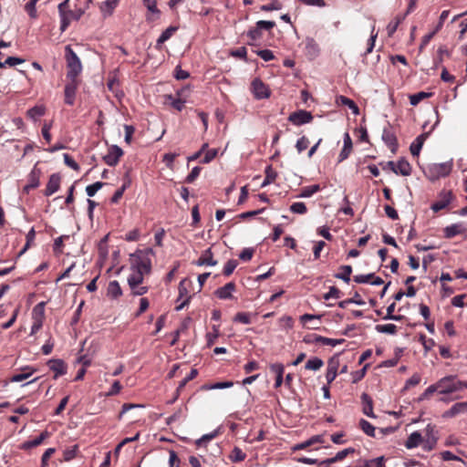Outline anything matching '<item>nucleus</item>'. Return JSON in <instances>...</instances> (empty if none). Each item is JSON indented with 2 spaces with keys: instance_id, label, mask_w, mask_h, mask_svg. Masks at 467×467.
Instances as JSON below:
<instances>
[{
  "instance_id": "f257e3e1",
  "label": "nucleus",
  "mask_w": 467,
  "mask_h": 467,
  "mask_svg": "<svg viewBox=\"0 0 467 467\" xmlns=\"http://www.w3.org/2000/svg\"><path fill=\"white\" fill-rule=\"evenodd\" d=\"M151 249L137 250L130 255L131 274L128 277L129 286L142 285L144 276L151 273Z\"/></svg>"
},
{
  "instance_id": "f03ea898",
  "label": "nucleus",
  "mask_w": 467,
  "mask_h": 467,
  "mask_svg": "<svg viewBox=\"0 0 467 467\" xmlns=\"http://www.w3.org/2000/svg\"><path fill=\"white\" fill-rule=\"evenodd\" d=\"M462 389V380L458 379L457 376H446L439 379L436 383L430 385L421 394L420 400H422L429 399V397L434 392H438L441 395H448Z\"/></svg>"
},
{
  "instance_id": "7ed1b4c3",
  "label": "nucleus",
  "mask_w": 467,
  "mask_h": 467,
  "mask_svg": "<svg viewBox=\"0 0 467 467\" xmlns=\"http://www.w3.org/2000/svg\"><path fill=\"white\" fill-rule=\"evenodd\" d=\"M65 60L67 70V78L78 79V76L81 74L83 69L82 63L69 45L65 47Z\"/></svg>"
},
{
  "instance_id": "20e7f679",
  "label": "nucleus",
  "mask_w": 467,
  "mask_h": 467,
  "mask_svg": "<svg viewBox=\"0 0 467 467\" xmlns=\"http://www.w3.org/2000/svg\"><path fill=\"white\" fill-rule=\"evenodd\" d=\"M452 161L442 163H435L430 166L429 172L431 180H437L441 177L448 176L452 171Z\"/></svg>"
},
{
  "instance_id": "39448f33",
  "label": "nucleus",
  "mask_w": 467,
  "mask_h": 467,
  "mask_svg": "<svg viewBox=\"0 0 467 467\" xmlns=\"http://www.w3.org/2000/svg\"><path fill=\"white\" fill-rule=\"evenodd\" d=\"M455 198L452 191L451 190H442L438 194V200L434 202L431 209L434 213H438L445 208L451 202V201Z\"/></svg>"
},
{
  "instance_id": "423d86ee",
  "label": "nucleus",
  "mask_w": 467,
  "mask_h": 467,
  "mask_svg": "<svg viewBox=\"0 0 467 467\" xmlns=\"http://www.w3.org/2000/svg\"><path fill=\"white\" fill-rule=\"evenodd\" d=\"M192 285L191 280L189 279H182L179 284V297L178 301L182 299V302L181 305L176 306V310L180 311L182 310L185 306H187L190 303V300L192 298V296L190 295L189 288Z\"/></svg>"
},
{
  "instance_id": "0eeeda50",
  "label": "nucleus",
  "mask_w": 467,
  "mask_h": 467,
  "mask_svg": "<svg viewBox=\"0 0 467 467\" xmlns=\"http://www.w3.org/2000/svg\"><path fill=\"white\" fill-rule=\"evenodd\" d=\"M438 441L437 431L435 426L428 424L425 429V436L423 437L422 448L426 451H432Z\"/></svg>"
},
{
  "instance_id": "6e6552de",
  "label": "nucleus",
  "mask_w": 467,
  "mask_h": 467,
  "mask_svg": "<svg viewBox=\"0 0 467 467\" xmlns=\"http://www.w3.org/2000/svg\"><path fill=\"white\" fill-rule=\"evenodd\" d=\"M252 92L256 99H267L270 97L271 91L267 85L261 79L254 78L251 84Z\"/></svg>"
},
{
  "instance_id": "1a4fd4ad",
  "label": "nucleus",
  "mask_w": 467,
  "mask_h": 467,
  "mask_svg": "<svg viewBox=\"0 0 467 467\" xmlns=\"http://www.w3.org/2000/svg\"><path fill=\"white\" fill-rule=\"evenodd\" d=\"M79 79H68V82L65 86V103L72 106L75 102V97L77 89L79 86Z\"/></svg>"
},
{
  "instance_id": "9d476101",
  "label": "nucleus",
  "mask_w": 467,
  "mask_h": 467,
  "mask_svg": "<svg viewBox=\"0 0 467 467\" xmlns=\"http://www.w3.org/2000/svg\"><path fill=\"white\" fill-rule=\"evenodd\" d=\"M312 119L313 116L311 112L303 109L295 111L291 113L288 117V120L296 126L309 123L312 121Z\"/></svg>"
},
{
  "instance_id": "9b49d317",
  "label": "nucleus",
  "mask_w": 467,
  "mask_h": 467,
  "mask_svg": "<svg viewBox=\"0 0 467 467\" xmlns=\"http://www.w3.org/2000/svg\"><path fill=\"white\" fill-rule=\"evenodd\" d=\"M41 174V170L36 164L28 175L27 184L24 187L26 192H29L39 186Z\"/></svg>"
},
{
  "instance_id": "f8f14e48",
  "label": "nucleus",
  "mask_w": 467,
  "mask_h": 467,
  "mask_svg": "<svg viewBox=\"0 0 467 467\" xmlns=\"http://www.w3.org/2000/svg\"><path fill=\"white\" fill-rule=\"evenodd\" d=\"M123 155V150L117 145H112L108 153L103 157L104 161L109 166H116L120 157Z\"/></svg>"
},
{
  "instance_id": "ddd939ff",
  "label": "nucleus",
  "mask_w": 467,
  "mask_h": 467,
  "mask_svg": "<svg viewBox=\"0 0 467 467\" xmlns=\"http://www.w3.org/2000/svg\"><path fill=\"white\" fill-rule=\"evenodd\" d=\"M47 366L55 373L54 379H57L59 376L67 373V364L62 359H50L47 362Z\"/></svg>"
},
{
  "instance_id": "4468645a",
  "label": "nucleus",
  "mask_w": 467,
  "mask_h": 467,
  "mask_svg": "<svg viewBox=\"0 0 467 467\" xmlns=\"http://www.w3.org/2000/svg\"><path fill=\"white\" fill-rule=\"evenodd\" d=\"M61 177L58 173H53L50 175L44 194L46 196H51L58 191L60 187Z\"/></svg>"
},
{
  "instance_id": "2eb2a0df",
  "label": "nucleus",
  "mask_w": 467,
  "mask_h": 467,
  "mask_svg": "<svg viewBox=\"0 0 467 467\" xmlns=\"http://www.w3.org/2000/svg\"><path fill=\"white\" fill-rule=\"evenodd\" d=\"M236 285L234 282H229L222 287L215 290L214 295L220 299L233 298V292L235 291Z\"/></svg>"
},
{
  "instance_id": "dca6fc26",
  "label": "nucleus",
  "mask_w": 467,
  "mask_h": 467,
  "mask_svg": "<svg viewBox=\"0 0 467 467\" xmlns=\"http://www.w3.org/2000/svg\"><path fill=\"white\" fill-rule=\"evenodd\" d=\"M353 150V142L350 135L346 132L344 134V145L338 155V162H342L347 160L351 154Z\"/></svg>"
},
{
  "instance_id": "f3484780",
  "label": "nucleus",
  "mask_w": 467,
  "mask_h": 467,
  "mask_svg": "<svg viewBox=\"0 0 467 467\" xmlns=\"http://www.w3.org/2000/svg\"><path fill=\"white\" fill-rule=\"evenodd\" d=\"M464 412H467V401L457 402L451 409L443 412L442 418H453Z\"/></svg>"
},
{
  "instance_id": "a211bd4d",
  "label": "nucleus",
  "mask_w": 467,
  "mask_h": 467,
  "mask_svg": "<svg viewBox=\"0 0 467 467\" xmlns=\"http://www.w3.org/2000/svg\"><path fill=\"white\" fill-rule=\"evenodd\" d=\"M382 140L393 153L397 151L399 143L393 131L389 129H385L382 133Z\"/></svg>"
},
{
  "instance_id": "6ab92c4d",
  "label": "nucleus",
  "mask_w": 467,
  "mask_h": 467,
  "mask_svg": "<svg viewBox=\"0 0 467 467\" xmlns=\"http://www.w3.org/2000/svg\"><path fill=\"white\" fill-rule=\"evenodd\" d=\"M68 2L69 0H65L62 3L58 5V12L60 16V30L61 32H64L70 24V19L67 17V8L68 7Z\"/></svg>"
},
{
  "instance_id": "aec40b11",
  "label": "nucleus",
  "mask_w": 467,
  "mask_h": 467,
  "mask_svg": "<svg viewBox=\"0 0 467 467\" xmlns=\"http://www.w3.org/2000/svg\"><path fill=\"white\" fill-rule=\"evenodd\" d=\"M360 399L362 403V412L369 418H376V415L373 412V400L371 397L367 393H362Z\"/></svg>"
},
{
  "instance_id": "412c9836",
  "label": "nucleus",
  "mask_w": 467,
  "mask_h": 467,
  "mask_svg": "<svg viewBox=\"0 0 467 467\" xmlns=\"http://www.w3.org/2000/svg\"><path fill=\"white\" fill-rule=\"evenodd\" d=\"M429 132H424L419 135L410 144V150L413 156H419L422 146L429 136Z\"/></svg>"
},
{
  "instance_id": "4be33fe9",
  "label": "nucleus",
  "mask_w": 467,
  "mask_h": 467,
  "mask_svg": "<svg viewBox=\"0 0 467 467\" xmlns=\"http://www.w3.org/2000/svg\"><path fill=\"white\" fill-rule=\"evenodd\" d=\"M195 264L199 266L202 265H216L217 261L213 259V254L212 252L211 248L206 249L203 251V253L201 254L199 259L195 262Z\"/></svg>"
},
{
  "instance_id": "5701e85b",
  "label": "nucleus",
  "mask_w": 467,
  "mask_h": 467,
  "mask_svg": "<svg viewBox=\"0 0 467 467\" xmlns=\"http://www.w3.org/2000/svg\"><path fill=\"white\" fill-rule=\"evenodd\" d=\"M465 232V228L462 223H453L449 226H446L443 229L444 237L447 239H451L456 235L462 234Z\"/></svg>"
},
{
  "instance_id": "b1692460",
  "label": "nucleus",
  "mask_w": 467,
  "mask_h": 467,
  "mask_svg": "<svg viewBox=\"0 0 467 467\" xmlns=\"http://www.w3.org/2000/svg\"><path fill=\"white\" fill-rule=\"evenodd\" d=\"M48 437H49V433L47 431H45L41 432L38 437H36L35 439L25 441L21 445V449L30 450L32 448L37 447Z\"/></svg>"
},
{
  "instance_id": "393cba45",
  "label": "nucleus",
  "mask_w": 467,
  "mask_h": 467,
  "mask_svg": "<svg viewBox=\"0 0 467 467\" xmlns=\"http://www.w3.org/2000/svg\"><path fill=\"white\" fill-rule=\"evenodd\" d=\"M144 5L148 9V11L151 15H148L146 19L147 21H154L156 18L159 17L161 11L157 7V1L156 0H142Z\"/></svg>"
},
{
  "instance_id": "a878e982",
  "label": "nucleus",
  "mask_w": 467,
  "mask_h": 467,
  "mask_svg": "<svg viewBox=\"0 0 467 467\" xmlns=\"http://www.w3.org/2000/svg\"><path fill=\"white\" fill-rule=\"evenodd\" d=\"M423 436L419 431L412 432L405 441L404 445L407 449L410 450L422 444Z\"/></svg>"
},
{
  "instance_id": "bb28decb",
  "label": "nucleus",
  "mask_w": 467,
  "mask_h": 467,
  "mask_svg": "<svg viewBox=\"0 0 467 467\" xmlns=\"http://www.w3.org/2000/svg\"><path fill=\"white\" fill-rule=\"evenodd\" d=\"M337 368H338V362L330 359L327 364V373H326V379L327 384H331L335 379L337 376Z\"/></svg>"
},
{
  "instance_id": "cd10ccee",
  "label": "nucleus",
  "mask_w": 467,
  "mask_h": 467,
  "mask_svg": "<svg viewBox=\"0 0 467 467\" xmlns=\"http://www.w3.org/2000/svg\"><path fill=\"white\" fill-rule=\"evenodd\" d=\"M336 101L337 104H341V105L348 107L354 114L358 115L359 113V109L354 100H352L345 96L340 95V96L337 97Z\"/></svg>"
},
{
  "instance_id": "c85d7f7f",
  "label": "nucleus",
  "mask_w": 467,
  "mask_h": 467,
  "mask_svg": "<svg viewBox=\"0 0 467 467\" xmlns=\"http://www.w3.org/2000/svg\"><path fill=\"white\" fill-rule=\"evenodd\" d=\"M177 27L175 26H169L166 30H164L161 35L159 36L156 44V48L161 49V45L169 40L172 35L176 32Z\"/></svg>"
},
{
  "instance_id": "c756f323",
  "label": "nucleus",
  "mask_w": 467,
  "mask_h": 467,
  "mask_svg": "<svg viewBox=\"0 0 467 467\" xmlns=\"http://www.w3.org/2000/svg\"><path fill=\"white\" fill-rule=\"evenodd\" d=\"M410 172H411V167H410V164L407 161L400 160L397 162L396 171H395L396 174H400L402 176H408L410 174Z\"/></svg>"
},
{
  "instance_id": "7c9ffc66",
  "label": "nucleus",
  "mask_w": 467,
  "mask_h": 467,
  "mask_svg": "<svg viewBox=\"0 0 467 467\" xmlns=\"http://www.w3.org/2000/svg\"><path fill=\"white\" fill-rule=\"evenodd\" d=\"M121 295H122V290L119 285V283L116 280L111 281L108 286V296L116 299V298L119 297Z\"/></svg>"
},
{
  "instance_id": "2f4dec72",
  "label": "nucleus",
  "mask_w": 467,
  "mask_h": 467,
  "mask_svg": "<svg viewBox=\"0 0 467 467\" xmlns=\"http://www.w3.org/2000/svg\"><path fill=\"white\" fill-rule=\"evenodd\" d=\"M46 112V108L42 105H37L27 110V116L33 120H37L38 118L43 116Z\"/></svg>"
},
{
  "instance_id": "473e14b6",
  "label": "nucleus",
  "mask_w": 467,
  "mask_h": 467,
  "mask_svg": "<svg viewBox=\"0 0 467 467\" xmlns=\"http://www.w3.org/2000/svg\"><path fill=\"white\" fill-rule=\"evenodd\" d=\"M340 273H337L335 275L336 278L342 279L346 283H349L350 281V275L352 273V266L351 265H342L340 266Z\"/></svg>"
},
{
  "instance_id": "72a5a7b5",
  "label": "nucleus",
  "mask_w": 467,
  "mask_h": 467,
  "mask_svg": "<svg viewBox=\"0 0 467 467\" xmlns=\"http://www.w3.org/2000/svg\"><path fill=\"white\" fill-rule=\"evenodd\" d=\"M324 365V362L319 358H312L306 361L305 364V368L308 370H318L320 369Z\"/></svg>"
},
{
  "instance_id": "f704fd0d",
  "label": "nucleus",
  "mask_w": 467,
  "mask_h": 467,
  "mask_svg": "<svg viewBox=\"0 0 467 467\" xmlns=\"http://www.w3.org/2000/svg\"><path fill=\"white\" fill-rule=\"evenodd\" d=\"M245 458L246 454L239 447H234L229 455V459L233 462H243Z\"/></svg>"
},
{
  "instance_id": "c9c22d12",
  "label": "nucleus",
  "mask_w": 467,
  "mask_h": 467,
  "mask_svg": "<svg viewBox=\"0 0 467 467\" xmlns=\"http://www.w3.org/2000/svg\"><path fill=\"white\" fill-rule=\"evenodd\" d=\"M319 191H320L319 184H313V185L306 186L302 189L301 193L299 194V197L308 198Z\"/></svg>"
},
{
  "instance_id": "e433bc0d",
  "label": "nucleus",
  "mask_w": 467,
  "mask_h": 467,
  "mask_svg": "<svg viewBox=\"0 0 467 467\" xmlns=\"http://www.w3.org/2000/svg\"><path fill=\"white\" fill-rule=\"evenodd\" d=\"M119 2V0H106L100 7L101 11L104 14L110 16L115 7L118 5Z\"/></svg>"
},
{
  "instance_id": "4c0bfd02",
  "label": "nucleus",
  "mask_w": 467,
  "mask_h": 467,
  "mask_svg": "<svg viewBox=\"0 0 467 467\" xmlns=\"http://www.w3.org/2000/svg\"><path fill=\"white\" fill-rule=\"evenodd\" d=\"M376 330L380 333L394 335L397 333V326L394 324L377 325Z\"/></svg>"
},
{
  "instance_id": "58836bf2",
  "label": "nucleus",
  "mask_w": 467,
  "mask_h": 467,
  "mask_svg": "<svg viewBox=\"0 0 467 467\" xmlns=\"http://www.w3.org/2000/svg\"><path fill=\"white\" fill-rule=\"evenodd\" d=\"M359 428L368 436L375 437V428L368 420L361 419Z\"/></svg>"
},
{
  "instance_id": "ea45409f",
  "label": "nucleus",
  "mask_w": 467,
  "mask_h": 467,
  "mask_svg": "<svg viewBox=\"0 0 467 467\" xmlns=\"http://www.w3.org/2000/svg\"><path fill=\"white\" fill-rule=\"evenodd\" d=\"M130 181L125 182L123 185L114 192L110 200L112 203H118L119 202V200L123 196L125 190L130 186Z\"/></svg>"
},
{
  "instance_id": "a19ab883",
  "label": "nucleus",
  "mask_w": 467,
  "mask_h": 467,
  "mask_svg": "<svg viewBox=\"0 0 467 467\" xmlns=\"http://www.w3.org/2000/svg\"><path fill=\"white\" fill-rule=\"evenodd\" d=\"M25 62V59L16 57H8L5 58L4 62H2V68L4 67H13L16 65L22 64Z\"/></svg>"
},
{
  "instance_id": "79ce46f5",
  "label": "nucleus",
  "mask_w": 467,
  "mask_h": 467,
  "mask_svg": "<svg viewBox=\"0 0 467 467\" xmlns=\"http://www.w3.org/2000/svg\"><path fill=\"white\" fill-rule=\"evenodd\" d=\"M354 452H355L354 448L349 447V448L344 449V450L338 451L334 457H332L330 462H337L342 461L347 456H348L349 454H352Z\"/></svg>"
},
{
  "instance_id": "37998d69",
  "label": "nucleus",
  "mask_w": 467,
  "mask_h": 467,
  "mask_svg": "<svg viewBox=\"0 0 467 467\" xmlns=\"http://www.w3.org/2000/svg\"><path fill=\"white\" fill-rule=\"evenodd\" d=\"M234 385L232 381H224V382H218L213 385H203L202 386V389L203 390H210V389H226L231 388Z\"/></svg>"
},
{
  "instance_id": "c03bdc74",
  "label": "nucleus",
  "mask_w": 467,
  "mask_h": 467,
  "mask_svg": "<svg viewBox=\"0 0 467 467\" xmlns=\"http://www.w3.org/2000/svg\"><path fill=\"white\" fill-rule=\"evenodd\" d=\"M32 373H33V370H31L29 372L16 373L15 375H13L8 380H5V383L6 385L8 382H19V381L25 380V379H28L32 375Z\"/></svg>"
},
{
  "instance_id": "a18cd8bd",
  "label": "nucleus",
  "mask_w": 467,
  "mask_h": 467,
  "mask_svg": "<svg viewBox=\"0 0 467 467\" xmlns=\"http://www.w3.org/2000/svg\"><path fill=\"white\" fill-rule=\"evenodd\" d=\"M431 96L430 93L426 92H418L416 94H413L410 97V102L411 105L416 106L418 105L422 99H427Z\"/></svg>"
},
{
  "instance_id": "49530a36",
  "label": "nucleus",
  "mask_w": 467,
  "mask_h": 467,
  "mask_svg": "<svg viewBox=\"0 0 467 467\" xmlns=\"http://www.w3.org/2000/svg\"><path fill=\"white\" fill-rule=\"evenodd\" d=\"M309 143H310V141L307 137L302 136L301 138H299L296 143V149L297 152L301 153L305 150H306L309 146Z\"/></svg>"
},
{
  "instance_id": "de8ad7c7",
  "label": "nucleus",
  "mask_w": 467,
  "mask_h": 467,
  "mask_svg": "<svg viewBox=\"0 0 467 467\" xmlns=\"http://www.w3.org/2000/svg\"><path fill=\"white\" fill-rule=\"evenodd\" d=\"M238 265V262L237 260H234V259H231L229 260L224 267H223V274L225 275V276H229L233 274V272L234 271V269L237 267Z\"/></svg>"
},
{
  "instance_id": "09e8293b",
  "label": "nucleus",
  "mask_w": 467,
  "mask_h": 467,
  "mask_svg": "<svg viewBox=\"0 0 467 467\" xmlns=\"http://www.w3.org/2000/svg\"><path fill=\"white\" fill-rule=\"evenodd\" d=\"M219 335V327L217 326H213V332H210L206 335L207 346L211 347L212 345H213L215 340L218 338Z\"/></svg>"
},
{
  "instance_id": "8fccbe9b",
  "label": "nucleus",
  "mask_w": 467,
  "mask_h": 467,
  "mask_svg": "<svg viewBox=\"0 0 467 467\" xmlns=\"http://www.w3.org/2000/svg\"><path fill=\"white\" fill-rule=\"evenodd\" d=\"M443 56H447V57L450 56V52H449V50H448L446 46H441L438 48L437 57L434 59L436 67L438 66V64L442 62Z\"/></svg>"
},
{
  "instance_id": "3c124183",
  "label": "nucleus",
  "mask_w": 467,
  "mask_h": 467,
  "mask_svg": "<svg viewBox=\"0 0 467 467\" xmlns=\"http://www.w3.org/2000/svg\"><path fill=\"white\" fill-rule=\"evenodd\" d=\"M290 211L294 213L305 214L307 212V208L304 202H294L290 206Z\"/></svg>"
},
{
  "instance_id": "603ef678",
  "label": "nucleus",
  "mask_w": 467,
  "mask_h": 467,
  "mask_svg": "<svg viewBox=\"0 0 467 467\" xmlns=\"http://www.w3.org/2000/svg\"><path fill=\"white\" fill-rule=\"evenodd\" d=\"M104 182H97L93 184L88 185L86 188V192L89 197H92L96 194V192L100 190L104 186Z\"/></svg>"
},
{
  "instance_id": "864d4df0",
  "label": "nucleus",
  "mask_w": 467,
  "mask_h": 467,
  "mask_svg": "<svg viewBox=\"0 0 467 467\" xmlns=\"http://www.w3.org/2000/svg\"><path fill=\"white\" fill-rule=\"evenodd\" d=\"M52 128V121L47 122L45 121L41 130L43 138L47 140V143L51 141V134L50 130Z\"/></svg>"
},
{
  "instance_id": "5fc2aeb1",
  "label": "nucleus",
  "mask_w": 467,
  "mask_h": 467,
  "mask_svg": "<svg viewBox=\"0 0 467 467\" xmlns=\"http://www.w3.org/2000/svg\"><path fill=\"white\" fill-rule=\"evenodd\" d=\"M167 100H171V105L178 111H182L184 108L185 101L181 99H173L171 95L167 96Z\"/></svg>"
},
{
  "instance_id": "6e6d98bb",
  "label": "nucleus",
  "mask_w": 467,
  "mask_h": 467,
  "mask_svg": "<svg viewBox=\"0 0 467 467\" xmlns=\"http://www.w3.org/2000/svg\"><path fill=\"white\" fill-rule=\"evenodd\" d=\"M63 158H64V162L67 166L70 167L74 171L79 170V165L68 153H64Z\"/></svg>"
},
{
  "instance_id": "4d7b16f0",
  "label": "nucleus",
  "mask_w": 467,
  "mask_h": 467,
  "mask_svg": "<svg viewBox=\"0 0 467 467\" xmlns=\"http://www.w3.org/2000/svg\"><path fill=\"white\" fill-rule=\"evenodd\" d=\"M130 288L131 294L133 296H143L146 293H148V291H149V287L148 286L141 285H133V286H130Z\"/></svg>"
},
{
  "instance_id": "13d9d810",
  "label": "nucleus",
  "mask_w": 467,
  "mask_h": 467,
  "mask_svg": "<svg viewBox=\"0 0 467 467\" xmlns=\"http://www.w3.org/2000/svg\"><path fill=\"white\" fill-rule=\"evenodd\" d=\"M375 277L374 274L358 275L354 276V281L358 284L371 283L372 278Z\"/></svg>"
},
{
  "instance_id": "bf43d9fd",
  "label": "nucleus",
  "mask_w": 467,
  "mask_h": 467,
  "mask_svg": "<svg viewBox=\"0 0 467 467\" xmlns=\"http://www.w3.org/2000/svg\"><path fill=\"white\" fill-rule=\"evenodd\" d=\"M306 48L307 52L313 56H317L319 51L318 46L314 39H307Z\"/></svg>"
},
{
  "instance_id": "052dcab7",
  "label": "nucleus",
  "mask_w": 467,
  "mask_h": 467,
  "mask_svg": "<svg viewBox=\"0 0 467 467\" xmlns=\"http://www.w3.org/2000/svg\"><path fill=\"white\" fill-rule=\"evenodd\" d=\"M78 451V446L74 445L71 448H67L63 452V457L65 461H70L76 457Z\"/></svg>"
},
{
  "instance_id": "680f3d73",
  "label": "nucleus",
  "mask_w": 467,
  "mask_h": 467,
  "mask_svg": "<svg viewBox=\"0 0 467 467\" xmlns=\"http://www.w3.org/2000/svg\"><path fill=\"white\" fill-rule=\"evenodd\" d=\"M36 2L34 1V0H29L26 5H25V9L26 11L27 12V14L29 15L30 17L32 18H36Z\"/></svg>"
},
{
  "instance_id": "e2e57ef3",
  "label": "nucleus",
  "mask_w": 467,
  "mask_h": 467,
  "mask_svg": "<svg viewBox=\"0 0 467 467\" xmlns=\"http://www.w3.org/2000/svg\"><path fill=\"white\" fill-rule=\"evenodd\" d=\"M282 8V5L278 2V0H272L270 4L264 5L261 6V10L263 11H273V10H280Z\"/></svg>"
},
{
  "instance_id": "0e129e2a",
  "label": "nucleus",
  "mask_w": 467,
  "mask_h": 467,
  "mask_svg": "<svg viewBox=\"0 0 467 467\" xmlns=\"http://www.w3.org/2000/svg\"><path fill=\"white\" fill-rule=\"evenodd\" d=\"M234 321L242 323V324H250L251 317L248 313L239 312L235 315Z\"/></svg>"
},
{
  "instance_id": "69168bd1",
  "label": "nucleus",
  "mask_w": 467,
  "mask_h": 467,
  "mask_svg": "<svg viewBox=\"0 0 467 467\" xmlns=\"http://www.w3.org/2000/svg\"><path fill=\"white\" fill-rule=\"evenodd\" d=\"M140 236V233L139 229H133L125 234L124 239L128 242H135L139 240Z\"/></svg>"
},
{
  "instance_id": "338daca9",
  "label": "nucleus",
  "mask_w": 467,
  "mask_h": 467,
  "mask_svg": "<svg viewBox=\"0 0 467 467\" xmlns=\"http://www.w3.org/2000/svg\"><path fill=\"white\" fill-rule=\"evenodd\" d=\"M375 466V467H386L385 466V459L383 456L378 457L371 461L366 462V467Z\"/></svg>"
},
{
  "instance_id": "774afa93",
  "label": "nucleus",
  "mask_w": 467,
  "mask_h": 467,
  "mask_svg": "<svg viewBox=\"0 0 467 467\" xmlns=\"http://www.w3.org/2000/svg\"><path fill=\"white\" fill-rule=\"evenodd\" d=\"M55 451H55L54 448H48L44 452V454L42 455V459H41V465H42V467H47V466L48 461L51 458V456L55 453Z\"/></svg>"
}]
</instances>
